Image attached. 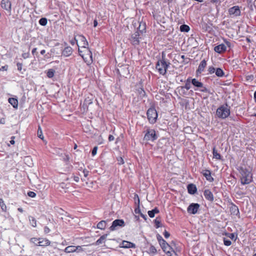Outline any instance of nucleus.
I'll use <instances>...</instances> for the list:
<instances>
[{
  "mask_svg": "<svg viewBox=\"0 0 256 256\" xmlns=\"http://www.w3.org/2000/svg\"><path fill=\"white\" fill-rule=\"evenodd\" d=\"M238 170L240 174V180L242 184H248L252 182V174L250 170L243 167H240Z\"/></svg>",
  "mask_w": 256,
  "mask_h": 256,
  "instance_id": "f257e3e1",
  "label": "nucleus"
},
{
  "mask_svg": "<svg viewBox=\"0 0 256 256\" xmlns=\"http://www.w3.org/2000/svg\"><path fill=\"white\" fill-rule=\"evenodd\" d=\"M170 62L166 60L165 54L164 52L162 53V59L158 60L156 68L160 74L164 76L167 71Z\"/></svg>",
  "mask_w": 256,
  "mask_h": 256,
  "instance_id": "f03ea898",
  "label": "nucleus"
},
{
  "mask_svg": "<svg viewBox=\"0 0 256 256\" xmlns=\"http://www.w3.org/2000/svg\"><path fill=\"white\" fill-rule=\"evenodd\" d=\"M230 114V108L227 104L221 105L216 110V116L222 120L228 118Z\"/></svg>",
  "mask_w": 256,
  "mask_h": 256,
  "instance_id": "7ed1b4c3",
  "label": "nucleus"
},
{
  "mask_svg": "<svg viewBox=\"0 0 256 256\" xmlns=\"http://www.w3.org/2000/svg\"><path fill=\"white\" fill-rule=\"evenodd\" d=\"M83 50L78 48L79 54L82 58L84 62L88 65L90 64L92 62V54L88 47L82 48Z\"/></svg>",
  "mask_w": 256,
  "mask_h": 256,
  "instance_id": "20e7f679",
  "label": "nucleus"
},
{
  "mask_svg": "<svg viewBox=\"0 0 256 256\" xmlns=\"http://www.w3.org/2000/svg\"><path fill=\"white\" fill-rule=\"evenodd\" d=\"M146 115L150 123L154 124L156 122L158 113L154 108H150L147 110Z\"/></svg>",
  "mask_w": 256,
  "mask_h": 256,
  "instance_id": "39448f33",
  "label": "nucleus"
},
{
  "mask_svg": "<svg viewBox=\"0 0 256 256\" xmlns=\"http://www.w3.org/2000/svg\"><path fill=\"white\" fill-rule=\"evenodd\" d=\"M158 138L156 135V131L154 129L148 128L146 130V134L144 136V140L146 141H154Z\"/></svg>",
  "mask_w": 256,
  "mask_h": 256,
  "instance_id": "423d86ee",
  "label": "nucleus"
},
{
  "mask_svg": "<svg viewBox=\"0 0 256 256\" xmlns=\"http://www.w3.org/2000/svg\"><path fill=\"white\" fill-rule=\"evenodd\" d=\"M2 8L5 10L9 16L11 14L12 4L9 0H2L0 4Z\"/></svg>",
  "mask_w": 256,
  "mask_h": 256,
  "instance_id": "0eeeda50",
  "label": "nucleus"
},
{
  "mask_svg": "<svg viewBox=\"0 0 256 256\" xmlns=\"http://www.w3.org/2000/svg\"><path fill=\"white\" fill-rule=\"evenodd\" d=\"M140 32L138 30H137L134 34H132L130 38V41L132 45L137 46L139 44L140 38Z\"/></svg>",
  "mask_w": 256,
  "mask_h": 256,
  "instance_id": "6e6552de",
  "label": "nucleus"
},
{
  "mask_svg": "<svg viewBox=\"0 0 256 256\" xmlns=\"http://www.w3.org/2000/svg\"><path fill=\"white\" fill-rule=\"evenodd\" d=\"M200 205L197 203H192L187 208V212L190 214H194L197 213Z\"/></svg>",
  "mask_w": 256,
  "mask_h": 256,
  "instance_id": "1a4fd4ad",
  "label": "nucleus"
},
{
  "mask_svg": "<svg viewBox=\"0 0 256 256\" xmlns=\"http://www.w3.org/2000/svg\"><path fill=\"white\" fill-rule=\"evenodd\" d=\"M118 226L121 227L124 226V222L123 220L118 219L113 221L112 226L110 228V230L111 231H114L116 230Z\"/></svg>",
  "mask_w": 256,
  "mask_h": 256,
  "instance_id": "9d476101",
  "label": "nucleus"
},
{
  "mask_svg": "<svg viewBox=\"0 0 256 256\" xmlns=\"http://www.w3.org/2000/svg\"><path fill=\"white\" fill-rule=\"evenodd\" d=\"M230 211L232 215L238 216V218L240 216V213L238 207L233 202L230 204Z\"/></svg>",
  "mask_w": 256,
  "mask_h": 256,
  "instance_id": "9b49d317",
  "label": "nucleus"
},
{
  "mask_svg": "<svg viewBox=\"0 0 256 256\" xmlns=\"http://www.w3.org/2000/svg\"><path fill=\"white\" fill-rule=\"evenodd\" d=\"M228 13L230 15L239 16L240 15V10L238 6H234L229 8Z\"/></svg>",
  "mask_w": 256,
  "mask_h": 256,
  "instance_id": "f8f14e48",
  "label": "nucleus"
},
{
  "mask_svg": "<svg viewBox=\"0 0 256 256\" xmlns=\"http://www.w3.org/2000/svg\"><path fill=\"white\" fill-rule=\"evenodd\" d=\"M200 172L209 182H212L214 181V178L211 175V172L210 170H203Z\"/></svg>",
  "mask_w": 256,
  "mask_h": 256,
  "instance_id": "ddd939ff",
  "label": "nucleus"
},
{
  "mask_svg": "<svg viewBox=\"0 0 256 256\" xmlns=\"http://www.w3.org/2000/svg\"><path fill=\"white\" fill-rule=\"evenodd\" d=\"M120 247L124 248H136V246L134 243H132V242L126 240H123L120 244Z\"/></svg>",
  "mask_w": 256,
  "mask_h": 256,
  "instance_id": "4468645a",
  "label": "nucleus"
},
{
  "mask_svg": "<svg viewBox=\"0 0 256 256\" xmlns=\"http://www.w3.org/2000/svg\"><path fill=\"white\" fill-rule=\"evenodd\" d=\"M204 195L206 200L212 202L214 201V197L212 192L208 189L205 190L204 192Z\"/></svg>",
  "mask_w": 256,
  "mask_h": 256,
  "instance_id": "2eb2a0df",
  "label": "nucleus"
},
{
  "mask_svg": "<svg viewBox=\"0 0 256 256\" xmlns=\"http://www.w3.org/2000/svg\"><path fill=\"white\" fill-rule=\"evenodd\" d=\"M160 244L164 252L167 254H170V252L172 248L165 240H164V242H162L161 244Z\"/></svg>",
  "mask_w": 256,
  "mask_h": 256,
  "instance_id": "dca6fc26",
  "label": "nucleus"
},
{
  "mask_svg": "<svg viewBox=\"0 0 256 256\" xmlns=\"http://www.w3.org/2000/svg\"><path fill=\"white\" fill-rule=\"evenodd\" d=\"M206 64H207L206 61L205 60H202L200 62L198 66V68L197 69V70L196 71V74H200L202 72H203L204 71V68L206 66Z\"/></svg>",
  "mask_w": 256,
  "mask_h": 256,
  "instance_id": "f3484780",
  "label": "nucleus"
},
{
  "mask_svg": "<svg viewBox=\"0 0 256 256\" xmlns=\"http://www.w3.org/2000/svg\"><path fill=\"white\" fill-rule=\"evenodd\" d=\"M78 39L80 41L81 48H84L88 47V42L86 38L82 35H79L78 36Z\"/></svg>",
  "mask_w": 256,
  "mask_h": 256,
  "instance_id": "a211bd4d",
  "label": "nucleus"
},
{
  "mask_svg": "<svg viewBox=\"0 0 256 256\" xmlns=\"http://www.w3.org/2000/svg\"><path fill=\"white\" fill-rule=\"evenodd\" d=\"M50 242L46 239L44 238H40L39 242L36 244V246H46L50 245Z\"/></svg>",
  "mask_w": 256,
  "mask_h": 256,
  "instance_id": "6ab92c4d",
  "label": "nucleus"
},
{
  "mask_svg": "<svg viewBox=\"0 0 256 256\" xmlns=\"http://www.w3.org/2000/svg\"><path fill=\"white\" fill-rule=\"evenodd\" d=\"M226 50V46L224 44H222L214 47V50L216 52L221 54L225 52Z\"/></svg>",
  "mask_w": 256,
  "mask_h": 256,
  "instance_id": "aec40b11",
  "label": "nucleus"
},
{
  "mask_svg": "<svg viewBox=\"0 0 256 256\" xmlns=\"http://www.w3.org/2000/svg\"><path fill=\"white\" fill-rule=\"evenodd\" d=\"M72 48L70 46H67L64 48L62 50V54L66 57H68L70 56L72 54Z\"/></svg>",
  "mask_w": 256,
  "mask_h": 256,
  "instance_id": "412c9836",
  "label": "nucleus"
},
{
  "mask_svg": "<svg viewBox=\"0 0 256 256\" xmlns=\"http://www.w3.org/2000/svg\"><path fill=\"white\" fill-rule=\"evenodd\" d=\"M187 189L188 192L190 194H194L197 190V188L196 186L192 184H190L188 185L187 186Z\"/></svg>",
  "mask_w": 256,
  "mask_h": 256,
  "instance_id": "4be33fe9",
  "label": "nucleus"
},
{
  "mask_svg": "<svg viewBox=\"0 0 256 256\" xmlns=\"http://www.w3.org/2000/svg\"><path fill=\"white\" fill-rule=\"evenodd\" d=\"M134 200L136 204H137V207L134 209V212L136 214H140L141 213L140 210V199L137 194L134 195Z\"/></svg>",
  "mask_w": 256,
  "mask_h": 256,
  "instance_id": "5701e85b",
  "label": "nucleus"
},
{
  "mask_svg": "<svg viewBox=\"0 0 256 256\" xmlns=\"http://www.w3.org/2000/svg\"><path fill=\"white\" fill-rule=\"evenodd\" d=\"M191 82L192 84L197 88H203V84L196 78L192 79Z\"/></svg>",
  "mask_w": 256,
  "mask_h": 256,
  "instance_id": "b1692460",
  "label": "nucleus"
},
{
  "mask_svg": "<svg viewBox=\"0 0 256 256\" xmlns=\"http://www.w3.org/2000/svg\"><path fill=\"white\" fill-rule=\"evenodd\" d=\"M8 102L14 108H17L18 107V100L16 98H9L8 100Z\"/></svg>",
  "mask_w": 256,
  "mask_h": 256,
  "instance_id": "393cba45",
  "label": "nucleus"
},
{
  "mask_svg": "<svg viewBox=\"0 0 256 256\" xmlns=\"http://www.w3.org/2000/svg\"><path fill=\"white\" fill-rule=\"evenodd\" d=\"M108 234H105L102 236L96 242V245H100L103 243H104L106 239V238Z\"/></svg>",
  "mask_w": 256,
  "mask_h": 256,
  "instance_id": "a878e982",
  "label": "nucleus"
},
{
  "mask_svg": "<svg viewBox=\"0 0 256 256\" xmlns=\"http://www.w3.org/2000/svg\"><path fill=\"white\" fill-rule=\"evenodd\" d=\"M106 226V222L105 220H101L100 222L96 226L98 228L104 230L105 229Z\"/></svg>",
  "mask_w": 256,
  "mask_h": 256,
  "instance_id": "bb28decb",
  "label": "nucleus"
},
{
  "mask_svg": "<svg viewBox=\"0 0 256 256\" xmlns=\"http://www.w3.org/2000/svg\"><path fill=\"white\" fill-rule=\"evenodd\" d=\"M215 74L218 77L222 78L224 76V72L221 68H216Z\"/></svg>",
  "mask_w": 256,
  "mask_h": 256,
  "instance_id": "cd10ccee",
  "label": "nucleus"
},
{
  "mask_svg": "<svg viewBox=\"0 0 256 256\" xmlns=\"http://www.w3.org/2000/svg\"><path fill=\"white\" fill-rule=\"evenodd\" d=\"M75 251H76V250H75V246H68L66 247L64 250V252L66 253L74 252Z\"/></svg>",
  "mask_w": 256,
  "mask_h": 256,
  "instance_id": "c85d7f7f",
  "label": "nucleus"
},
{
  "mask_svg": "<svg viewBox=\"0 0 256 256\" xmlns=\"http://www.w3.org/2000/svg\"><path fill=\"white\" fill-rule=\"evenodd\" d=\"M212 154H213V158H216V160H220L221 159V156L219 153H218V152L215 147H214L212 149Z\"/></svg>",
  "mask_w": 256,
  "mask_h": 256,
  "instance_id": "c756f323",
  "label": "nucleus"
},
{
  "mask_svg": "<svg viewBox=\"0 0 256 256\" xmlns=\"http://www.w3.org/2000/svg\"><path fill=\"white\" fill-rule=\"evenodd\" d=\"M190 78H188L186 81V84L184 86H182V88H186V90H188L190 88V83L191 82Z\"/></svg>",
  "mask_w": 256,
  "mask_h": 256,
  "instance_id": "7c9ffc66",
  "label": "nucleus"
},
{
  "mask_svg": "<svg viewBox=\"0 0 256 256\" xmlns=\"http://www.w3.org/2000/svg\"><path fill=\"white\" fill-rule=\"evenodd\" d=\"M180 29L182 32H188L190 30V26L186 24L181 25Z\"/></svg>",
  "mask_w": 256,
  "mask_h": 256,
  "instance_id": "2f4dec72",
  "label": "nucleus"
},
{
  "mask_svg": "<svg viewBox=\"0 0 256 256\" xmlns=\"http://www.w3.org/2000/svg\"><path fill=\"white\" fill-rule=\"evenodd\" d=\"M154 222L155 224L156 228H158L162 226L160 218H156L154 220Z\"/></svg>",
  "mask_w": 256,
  "mask_h": 256,
  "instance_id": "473e14b6",
  "label": "nucleus"
},
{
  "mask_svg": "<svg viewBox=\"0 0 256 256\" xmlns=\"http://www.w3.org/2000/svg\"><path fill=\"white\" fill-rule=\"evenodd\" d=\"M29 220L30 222V224L31 226L34 228L36 227V218L32 216H30L28 217Z\"/></svg>",
  "mask_w": 256,
  "mask_h": 256,
  "instance_id": "72a5a7b5",
  "label": "nucleus"
},
{
  "mask_svg": "<svg viewBox=\"0 0 256 256\" xmlns=\"http://www.w3.org/2000/svg\"><path fill=\"white\" fill-rule=\"evenodd\" d=\"M216 68H215L212 66H208V74H212L216 72Z\"/></svg>",
  "mask_w": 256,
  "mask_h": 256,
  "instance_id": "f704fd0d",
  "label": "nucleus"
},
{
  "mask_svg": "<svg viewBox=\"0 0 256 256\" xmlns=\"http://www.w3.org/2000/svg\"><path fill=\"white\" fill-rule=\"evenodd\" d=\"M39 24L42 26H45L48 23V20L45 18H41L38 21Z\"/></svg>",
  "mask_w": 256,
  "mask_h": 256,
  "instance_id": "c9c22d12",
  "label": "nucleus"
},
{
  "mask_svg": "<svg viewBox=\"0 0 256 256\" xmlns=\"http://www.w3.org/2000/svg\"><path fill=\"white\" fill-rule=\"evenodd\" d=\"M54 70L53 69H50L48 70L46 76L48 78H52L54 77Z\"/></svg>",
  "mask_w": 256,
  "mask_h": 256,
  "instance_id": "e433bc0d",
  "label": "nucleus"
},
{
  "mask_svg": "<svg viewBox=\"0 0 256 256\" xmlns=\"http://www.w3.org/2000/svg\"><path fill=\"white\" fill-rule=\"evenodd\" d=\"M0 206L2 211L5 212L6 210V206L2 198L0 200Z\"/></svg>",
  "mask_w": 256,
  "mask_h": 256,
  "instance_id": "4c0bfd02",
  "label": "nucleus"
},
{
  "mask_svg": "<svg viewBox=\"0 0 256 256\" xmlns=\"http://www.w3.org/2000/svg\"><path fill=\"white\" fill-rule=\"evenodd\" d=\"M39 240L40 238H32L30 239V242L36 246V244H38V242H39Z\"/></svg>",
  "mask_w": 256,
  "mask_h": 256,
  "instance_id": "58836bf2",
  "label": "nucleus"
},
{
  "mask_svg": "<svg viewBox=\"0 0 256 256\" xmlns=\"http://www.w3.org/2000/svg\"><path fill=\"white\" fill-rule=\"evenodd\" d=\"M149 251L150 253L153 254H156L157 252V250H156V248L154 246H152V245L150 246L149 248Z\"/></svg>",
  "mask_w": 256,
  "mask_h": 256,
  "instance_id": "ea45409f",
  "label": "nucleus"
},
{
  "mask_svg": "<svg viewBox=\"0 0 256 256\" xmlns=\"http://www.w3.org/2000/svg\"><path fill=\"white\" fill-rule=\"evenodd\" d=\"M224 244L226 246H230L231 245L232 242L230 240L224 238Z\"/></svg>",
  "mask_w": 256,
  "mask_h": 256,
  "instance_id": "a19ab883",
  "label": "nucleus"
},
{
  "mask_svg": "<svg viewBox=\"0 0 256 256\" xmlns=\"http://www.w3.org/2000/svg\"><path fill=\"white\" fill-rule=\"evenodd\" d=\"M116 160L118 161V164L119 165H122V164H124V159L121 156L118 157L116 158Z\"/></svg>",
  "mask_w": 256,
  "mask_h": 256,
  "instance_id": "79ce46f5",
  "label": "nucleus"
},
{
  "mask_svg": "<svg viewBox=\"0 0 256 256\" xmlns=\"http://www.w3.org/2000/svg\"><path fill=\"white\" fill-rule=\"evenodd\" d=\"M156 238H157V240H158L159 244H161L162 242H164V240L160 234H158L156 235Z\"/></svg>",
  "mask_w": 256,
  "mask_h": 256,
  "instance_id": "37998d69",
  "label": "nucleus"
},
{
  "mask_svg": "<svg viewBox=\"0 0 256 256\" xmlns=\"http://www.w3.org/2000/svg\"><path fill=\"white\" fill-rule=\"evenodd\" d=\"M38 136L40 138L43 139L44 136H43V135L42 134V130L40 126H38Z\"/></svg>",
  "mask_w": 256,
  "mask_h": 256,
  "instance_id": "c03bdc74",
  "label": "nucleus"
},
{
  "mask_svg": "<svg viewBox=\"0 0 256 256\" xmlns=\"http://www.w3.org/2000/svg\"><path fill=\"white\" fill-rule=\"evenodd\" d=\"M254 76L252 74H248L246 76V80L247 81L252 82L254 80Z\"/></svg>",
  "mask_w": 256,
  "mask_h": 256,
  "instance_id": "a18cd8bd",
  "label": "nucleus"
},
{
  "mask_svg": "<svg viewBox=\"0 0 256 256\" xmlns=\"http://www.w3.org/2000/svg\"><path fill=\"white\" fill-rule=\"evenodd\" d=\"M75 250H76V251H75L76 252H80L84 251V250H83L82 246H75Z\"/></svg>",
  "mask_w": 256,
  "mask_h": 256,
  "instance_id": "49530a36",
  "label": "nucleus"
},
{
  "mask_svg": "<svg viewBox=\"0 0 256 256\" xmlns=\"http://www.w3.org/2000/svg\"><path fill=\"white\" fill-rule=\"evenodd\" d=\"M228 236L232 240H235L237 238V236H235L234 233H229L228 234Z\"/></svg>",
  "mask_w": 256,
  "mask_h": 256,
  "instance_id": "de8ad7c7",
  "label": "nucleus"
},
{
  "mask_svg": "<svg viewBox=\"0 0 256 256\" xmlns=\"http://www.w3.org/2000/svg\"><path fill=\"white\" fill-rule=\"evenodd\" d=\"M28 196L30 198H35L36 194L34 192L30 191L28 192Z\"/></svg>",
  "mask_w": 256,
  "mask_h": 256,
  "instance_id": "09e8293b",
  "label": "nucleus"
},
{
  "mask_svg": "<svg viewBox=\"0 0 256 256\" xmlns=\"http://www.w3.org/2000/svg\"><path fill=\"white\" fill-rule=\"evenodd\" d=\"M16 66H17L18 70L20 72L22 70V64L20 62H18L16 64Z\"/></svg>",
  "mask_w": 256,
  "mask_h": 256,
  "instance_id": "8fccbe9b",
  "label": "nucleus"
},
{
  "mask_svg": "<svg viewBox=\"0 0 256 256\" xmlns=\"http://www.w3.org/2000/svg\"><path fill=\"white\" fill-rule=\"evenodd\" d=\"M97 150H98V147L94 146L92 151V156H94L96 154Z\"/></svg>",
  "mask_w": 256,
  "mask_h": 256,
  "instance_id": "3c124183",
  "label": "nucleus"
},
{
  "mask_svg": "<svg viewBox=\"0 0 256 256\" xmlns=\"http://www.w3.org/2000/svg\"><path fill=\"white\" fill-rule=\"evenodd\" d=\"M138 91L141 96H144L146 95V92L143 88H140Z\"/></svg>",
  "mask_w": 256,
  "mask_h": 256,
  "instance_id": "603ef678",
  "label": "nucleus"
},
{
  "mask_svg": "<svg viewBox=\"0 0 256 256\" xmlns=\"http://www.w3.org/2000/svg\"><path fill=\"white\" fill-rule=\"evenodd\" d=\"M29 56H30L29 52H24L22 54V57L24 59H26V58H29Z\"/></svg>",
  "mask_w": 256,
  "mask_h": 256,
  "instance_id": "864d4df0",
  "label": "nucleus"
},
{
  "mask_svg": "<svg viewBox=\"0 0 256 256\" xmlns=\"http://www.w3.org/2000/svg\"><path fill=\"white\" fill-rule=\"evenodd\" d=\"M164 236L166 238H169V236H170V233L166 231V230H165L164 232Z\"/></svg>",
  "mask_w": 256,
  "mask_h": 256,
  "instance_id": "5fc2aeb1",
  "label": "nucleus"
},
{
  "mask_svg": "<svg viewBox=\"0 0 256 256\" xmlns=\"http://www.w3.org/2000/svg\"><path fill=\"white\" fill-rule=\"evenodd\" d=\"M148 214L150 218H154V214L152 212V210H149L148 212Z\"/></svg>",
  "mask_w": 256,
  "mask_h": 256,
  "instance_id": "6e6d98bb",
  "label": "nucleus"
},
{
  "mask_svg": "<svg viewBox=\"0 0 256 256\" xmlns=\"http://www.w3.org/2000/svg\"><path fill=\"white\" fill-rule=\"evenodd\" d=\"M44 229L45 234H48L50 231V229L47 226H45Z\"/></svg>",
  "mask_w": 256,
  "mask_h": 256,
  "instance_id": "4d7b16f0",
  "label": "nucleus"
},
{
  "mask_svg": "<svg viewBox=\"0 0 256 256\" xmlns=\"http://www.w3.org/2000/svg\"><path fill=\"white\" fill-rule=\"evenodd\" d=\"M202 88V89L200 90V91L202 92H209L208 89L206 87L203 86V88Z\"/></svg>",
  "mask_w": 256,
  "mask_h": 256,
  "instance_id": "13d9d810",
  "label": "nucleus"
},
{
  "mask_svg": "<svg viewBox=\"0 0 256 256\" xmlns=\"http://www.w3.org/2000/svg\"><path fill=\"white\" fill-rule=\"evenodd\" d=\"M141 26H142V24L140 23V26L138 28V30H139V31L141 32L142 33V32H144V30L146 29L145 24H142L143 28L142 30L140 29V28Z\"/></svg>",
  "mask_w": 256,
  "mask_h": 256,
  "instance_id": "bf43d9fd",
  "label": "nucleus"
},
{
  "mask_svg": "<svg viewBox=\"0 0 256 256\" xmlns=\"http://www.w3.org/2000/svg\"><path fill=\"white\" fill-rule=\"evenodd\" d=\"M14 138H15V136H12L10 138V144H14V143H15V142H14Z\"/></svg>",
  "mask_w": 256,
  "mask_h": 256,
  "instance_id": "052dcab7",
  "label": "nucleus"
},
{
  "mask_svg": "<svg viewBox=\"0 0 256 256\" xmlns=\"http://www.w3.org/2000/svg\"><path fill=\"white\" fill-rule=\"evenodd\" d=\"M8 66L7 65H5L4 66H2L0 68V70L4 71V70H8Z\"/></svg>",
  "mask_w": 256,
  "mask_h": 256,
  "instance_id": "680f3d73",
  "label": "nucleus"
},
{
  "mask_svg": "<svg viewBox=\"0 0 256 256\" xmlns=\"http://www.w3.org/2000/svg\"><path fill=\"white\" fill-rule=\"evenodd\" d=\"M70 160V157L68 155H65L64 157L63 158V160L64 161L66 162H67L69 160Z\"/></svg>",
  "mask_w": 256,
  "mask_h": 256,
  "instance_id": "e2e57ef3",
  "label": "nucleus"
},
{
  "mask_svg": "<svg viewBox=\"0 0 256 256\" xmlns=\"http://www.w3.org/2000/svg\"><path fill=\"white\" fill-rule=\"evenodd\" d=\"M83 173H84V176L86 178L88 176V171L87 170H83Z\"/></svg>",
  "mask_w": 256,
  "mask_h": 256,
  "instance_id": "0e129e2a",
  "label": "nucleus"
},
{
  "mask_svg": "<svg viewBox=\"0 0 256 256\" xmlns=\"http://www.w3.org/2000/svg\"><path fill=\"white\" fill-rule=\"evenodd\" d=\"M77 42H78V40L76 39V38H74V40H71L70 41V43L72 45L74 46L76 42L77 43Z\"/></svg>",
  "mask_w": 256,
  "mask_h": 256,
  "instance_id": "69168bd1",
  "label": "nucleus"
},
{
  "mask_svg": "<svg viewBox=\"0 0 256 256\" xmlns=\"http://www.w3.org/2000/svg\"><path fill=\"white\" fill-rule=\"evenodd\" d=\"M114 136L112 135H111V134L109 135V136H108V140L110 142L113 141L114 140Z\"/></svg>",
  "mask_w": 256,
  "mask_h": 256,
  "instance_id": "338daca9",
  "label": "nucleus"
},
{
  "mask_svg": "<svg viewBox=\"0 0 256 256\" xmlns=\"http://www.w3.org/2000/svg\"><path fill=\"white\" fill-rule=\"evenodd\" d=\"M152 210L154 212V214H158L160 212L158 209L157 208H155L154 209Z\"/></svg>",
  "mask_w": 256,
  "mask_h": 256,
  "instance_id": "774afa93",
  "label": "nucleus"
}]
</instances>
